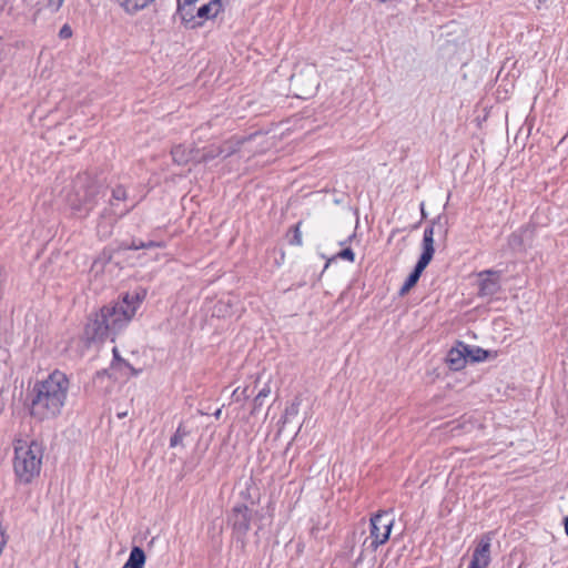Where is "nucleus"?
<instances>
[{"label":"nucleus","instance_id":"f257e3e1","mask_svg":"<svg viewBox=\"0 0 568 568\" xmlns=\"http://www.w3.org/2000/svg\"><path fill=\"white\" fill-rule=\"evenodd\" d=\"M145 293H126L113 305L104 306L85 326L88 339L103 341L124 328L135 315Z\"/></svg>","mask_w":568,"mask_h":568},{"label":"nucleus","instance_id":"f03ea898","mask_svg":"<svg viewBox=\"0 0 568 568\" xmlns=\"http://www.w3.org/2000/svg\"><path fill=\"white\" fill-rule=\"evenodd\" d=\"M69 389L67 376L55 371L38 386V419H50L60 415Z\"/></svg>","mask_w":568,"mask_h":568},{"label":"nucleus","instance_id":"7ed1b4c3","mask_svg":"<svg viewBox=\"0 0 568 568\" xmlns=\"http://www.w3.org/2000/svg\"><path fill=\"white\" fill-rule=\"evenodd\" d=\"M179 14L192 28L201 27L223 11L222 0H179Z\"/></svg>","mask_w":568,"mask_h":568},{"label":"nucleus","instance_id":"20e7f679","mask_svg":"<svg viewBox=\"0 0 568 568\" xmlns=\"http://www.w3.org/2000/svg\"><path fill=\"white\" fill-rule=\"evenodd\" d=\"M36 444L34 438H17L14 442V473L19 481L30 484L33 480L36 471V455L32 446Z\"/></svg>","mask_w":568,"mask_h":568},{"label":"nucleus","instance_id":"39448f33","mask_svg":"<svg viewBox=\"0 0 568 568\" xmlns=\"http://www.w3.org/2000/svg\"><path fill=\"white\" fill-rule=\"evenodd\" d=\"M394 517L387 511H379L369 520V536L364 540L366 549L375 551L388 539L393 528Z\"/></svg>","mask_w":568,"mask_h":568},{"label":"nucleus","instance_id":"423d86ee","mask_svg":"<svg viewBox=\"0 0 568 568\" xmlns=\"http://www.w3.org/2000/svg\"><path fill=\"white\" fill-rule=\"evenodd\" d=\"M93 194V187H89V176L85 174L79 175L74 182L73 191L67 195V201L77 213L85 215L91 207L90 203Z\"/></svg>","mask_w":568,"mask_h":568},{"label":"nucleus","instance_id":"0eeeda50","mask_svg":"<svg viewBox=\"0 0 568 568\" xmlns=\"http://www.w3.org/2000/svg\"><path fill=\"white\" fill-rule=\"evenodd\" d=\"M491 538L484 535L474 549L468 568H487L490 564Z\"/></svg>","mask_w":568,"mask_h":568},{"label":"nucleus","instance_id":"6e6552de","mask_svg":"<svg viewBox=\"0 0 568 568\" xmlns=\"http://www.w3.org/2000/svg\"><path fill=\"white\" fill-rule=\"evenodd\" d=\"M200 149L193 145L179 144L175 145L172 151V159L179 165H186L192 161L199 162Z\"/></svg>","mask_w":568,"mask_h":568},{"label":"nucleus","instance_id":"1a4fd4ad","mask_svg":"<svg viewBox=\"0 0 568 568\" xmlns=\"http://www.w3.org/2000/svg\"><path fill=\"white\" fill-rule=\"evenodd\" d=\"M479 276V294L481 296H491L499 290V275L494 271H484Z\"/></svg>","mask_w":568,"mask_h":568},{"label":"nucleus","instance_id":"9d476101","mask_svg":"<svg viewBox=\"0 0 568 568\" xmlns=\"http://www.w3.org/2000/svg\"><path fill=\"white\" fill-rule=\"evenodd\" d=\"M232 524L240 534H246L251 527V511L245 505H239L233 508Z\"/></svg>","mask_w":568,"mask_h":568},{"label":"nucleus","instance_id":"9b49d317","mask_svg":"<svg viewBox=\"0 0 568 568\" xmlns=\"http://www.w3.org/2000/svg\"><path fill=\"white\" fill-rule=\"evenodd\" d=\"M468 345L459 343L456 347L452 348L447 356L449 367L454 371H459L465 367L467 363Z\"/></svg>","mask_w":568,"mask_h":568},{"label":"nucleus","instance_id":"f8f14e48","mask_svg":"<svg viewBox=\"0 0 568 568\" xmlns=\"http://www.w3.org/2000/svg\"><path fill=\"white\" fill-rule=\"evenodd\" d=\"M434 226L426 227L424 231L423 237V253L418 260V263L426 266L433 258L435 248H434Z\"/></svg>","mask_w":568,"mask_h":568},{"label":"nucleus","instance_id":"ddd939ff","mask_svg":"<svg viewBox=\"0 0 568 568\" xmlns=\"http://www.w3.org/2000/svg\"><path fill=\"white\" fill-rule=\"evenodd\" d=\"M146 556L142 548L134 546L131 549L129 559L122 568H143L145 565Z\"/></svg>","mask_w":568,"mask_h":568},{"label":"nucleus","instance_id":"4468645a","mask_svg":"<svg viewBox=\"0 0 568 568\" xmlns=\"http://www.w3.org/2000/svg\"><path fill=\"white\" fill-rule=\"evenodd\" d=\"M426 268V266L419 264L417 262L416 266H415V270L413 271V273L407 277L406 282L404 283V285L400 287L399 290V294L403 296L405 294H407L410 288L413 286H415V284L417 283V281L419 280L423 271Z\"/></svg>","mask_w":568,"mask_h":568},{"label":"nucleus","instance_id":"2eb2a0df","mask_svg":"<svg viewBox=\"0 0 568 568\" xmlns=\"http://www.w3.org/2000/svg\"><path fill=\"white\" fill-rule=\"evenodd\" d=\"M224 153V149L220 145L212 144L210 146L203 148L199 152V162H210L211 160L222 156Z\"/></svg>","mask_w":568,"mask_h":568},{"label":"nucleus","instance_id":"dca6fc26","mask_svg":"<svg viewBox=\"0 0 568 568\" xmlns=\"http://www.w3.org/2000/svg\"><path fill=\"white\" fill-rule=\"evenodd\" d=\"M247 141L246 140H240V139H231L226 142H224L221 146L224 149V153L222 154L223 158L230 156L236 151L241 150V146L244 145Z\"/></svg>","mask_w":568,"mask_h":568},{"label":"nucleus","instance_id":"f3484780","mask_svg":"<svg viewBox=\"0 0 568 568\" xmlns=\"http://www.w3.org/2000/svg\"><path fill=\"white\" fill-rule=\"evenodd\" d=\"M128 12H135L152 3L154 0H119Z\"/></svg>","mask_w":568,"mask_h":568},{"label":"nucleus","instance_id":"a211bd4d","mask_svg":"<svg viewBox=\"0 0 568 568\" xmlns=\"http://www.w3.org/2000/svg\"><path fill=\"white\" fill-rule=\"evenodd\" d=\"M488 356V352L480 347H470L468 346L467 359L470 358L473 362H481L486 359Z\"/></svg>","mask_w":568,"mask_h":568},{"label":"nucleus","instance_id":"6ab92c4d","mask_svg":"<svg viewBox=\"0 0 568 568\" xmlns=\"http://www.w3.org/2000/svg\"><path fill=\"white\" fill-rule=\"evenodd\" d=\"M300 413V404L294 402L290 406L286 407L283 415V425L285 426L290 422H292Z\"/></svg>","mask_w":568,"mask_h":568},{"label":"nucleus","instance_id":"aec40b11","mask_svg":"<svg viewBox=\"0 0 568 568\" xmlns=\"http://www.w3.org/2000/svg\"><path fill=\"white\" fill-rule=\"evenodd\" d=\"M271 394V386L265 385L254 398L253 413H255L262 405L266 397Z\"/></svg>","mask_w":568,"mask_h":568},{"label":"nucleus","instance_id":"412c9836","mask_svg":"<svg viewBox=\"0 0 568 568\" xmlns=\"http://www.w3.org/2000/svg\"><path fill=\"white\" fill-rule=\"evenodd\" d=\"M110 263V257L109 256H102V257H99L97 258L92 266H91V272L94 274V275H99L101 273H103L105 266Z\"/></svg>","mask_w":568,"mask_h":568},{"label":"nucleus","instance_id":"4be33fe9","mask_svg":"<svg viewBox=\"0 0 568 568\" xmlns=\"http://www.w3.org/2000/svg\"><path fill=\"white\" fill-rule=\"evenodd\" d=\"M158 246H161L160 243H156V242H153V241H150V242H142V241H132L131 244L129 245H125L124 248H129V250H140V248H151V247H158Z\"/></svg>","mask_w":568,"mask_h":568},{"label":"nucleus","instance_id":"5701e85b","mask_svg":"<svg viewBox=\"0 0 568 568\" xmlns=\"http://www.w3.org/2000/svg\"><path fill=\"white\" fill-rule=\"evenodd\" d=\"M64 0H47L44 9L51 13L58 12L62 7Z\"/></svg>","mask_w":568,"mask_h":568},{"label":"nucleus","instance_id":"b1692460","mask_svg":"<svg viewBox=\"0 0 568 568\" xmlns=\"http://www.w3.org/2000/svg\"><path fill=\"white\" fill-rule=\"evenodd\" d=\"M337 257L343 258V260H347L349 262H354L355 254H354L352 248L347 247V248L341 251L337 254Z\"/></svg>","mask_w":568,"mask_h":568},{"label":"nucleus","instance_id":"393cba45","mask_svg":"<svg viewBox=\"0 0 568 568\" xmlns=\"http://www.w3.org/2000/svg\"><path fill=\"white\" fill-rule=\"evenodd\" d=\"M300 225L301 223H297L294 227V235H293V239L291 241L292 244H295V245H302V233H301V230H300Z\"/></svg>","mask_w":568,"mask_h":568},{"label":"nucleus","instance_id":"a878e982","mask_svg":"<svg viewBox=\"0 0 568 568\" xmlns=\"http://www.w3.org/2000/svg\"><path fill=\"white\" fill-rule=\"evenodd\" d=\"M59 37L61 39H69L72 37V29L69 24L62 26V28L59 31Z\"/></svg>","mask_w":568,"mask_h":568},{"label":"nucleus","instance_id":"bb28decb","mask_svg":"<svg viewBox=\"0 0 568 568\" xmlns=\"http://www.w3.org/2000/svg\"><path fill=\"white\" fill-rule=\"evenodd\" d=\"M113 199L114 200H124L126 197V191L122 186H118L113 190Z\"/></svg>","mask_w":568,"mask_h":568},{"label":"nucleus","instance_id":"cd10ccee","mask_svg":"<svg viewBox=\"0 0 568 568\" xmlns=\"http://www.w3.org/2000/svg\"><path fill=\"white\" fill-rule=\"evenodd\" d=\"M239 390H240V389H239V388H236V389L233 392V394H232V396L235 398V400H240V396H241V395H243V396H244V398H247L246 389H244L242 393H239Z\"/></svg>","mask_w":568,"mask_h":568},{"label":"nucleus","instance_id":"c85d7f7f","mask_svg":"<svg viewBox=\"0 0 568 568\" xmlns=\"http://www.w3.org/2000/svg\"><path fill=\"white\" fill-rule=\"evenodd\" d=\"M180 442V436L178 434H175L172 438H171V446L174 447L179 444Z\"/></svg>","mask_w":568,"mask_h":568},{"label":"nucleus","instance_id":"c756f323","mask_svg":"<svg viewBox=\"0 0 568 568\" xmlns=\"http://www.w3.org/2000/svg\"><path fill=\"white\" fill-rule=\"evenodd\" d=\"M30 405H31V408L36 405V397H32V398H28ZM33 412L32 409L30 410V415L32 416Z\"/></svg>","mask_w":568,"mask_h":568},{"label":"nucleus","instance_id":"7c9ffc66","mask_svg":"<svg viewBox=\"0 0 568 568\" xmlns=\"http://www.w3.org/2000/svg\"><path fill=\"white\" fill-rule=\"evenodd\" d=\"M564 525H565V532L568 536V516L565 518Z\"/></svg>","mask_w":568,"mask_h":568},{"label":"nucleus","instance_id":"2f4dec72","mask_svg":"<svg viewBox=\"0 0 568 568\" xmlns=\"http://www.w3.org/2000/svg\"><path fill=\"white\" fill-rule=\"evenodd\" d=\"M221 414H222V409H221V408H219V409L214 413V416H215L216 418H220V417H221Z\"/></svg>","mask_w":568,"mask_h":568},{"label":"nucleus","instance_id":"473e14b6","mask_svg":"<svg viewBox=\"0 0 568 568\" xmlns=\"http://www.w3.org/2000/svg\"><path fill=\"white\" fill-rule=\"evenodd\" d=\"M126 415H128V413H126V412H123V413H119V414H118V417H119V418H123V417H125Z\"/></svg>","mask_w":568,"mask_h":568},{"label":"nucleus","instance_id":"72a5a7b5","mask_svg":"<svg viewBox=\"0 0 568 568\" xmlns=\"http://www.w3.org/2000/svg\"><path fill=\"white\" fill-rule=\"evenodd\" d=\"M292 79H293V81H294V82H296V83L300 81V77H296V75H293V77H292Z\"/></svg>","mask_w":568,"mask_h":568}]
</instances>
